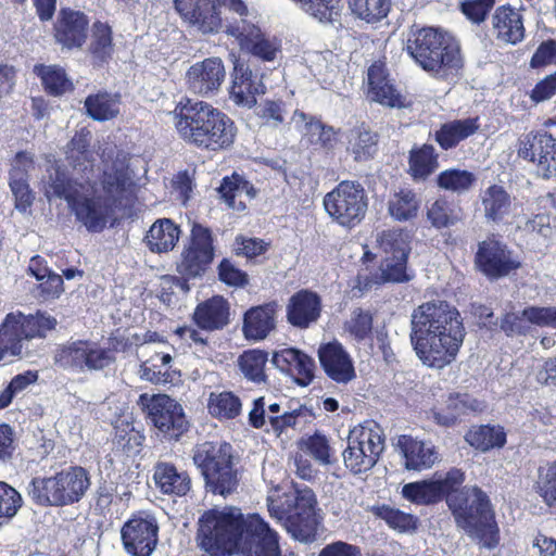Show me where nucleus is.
Returning <instances> with one entry per match:
<instances>
[{"label": "nucleus", "mask_w": 556, "mask_h": 556, "mask_svg": "<svg viewBox=\"0 0 556 556\" xmlns=\"http://www.w3.org/2000/svg\"><path fill=\"white\" fill-rule=\"evenodd\" d=\"M380 249L387 254L386 257L408 256L410 247L407 236L395 229L382 231L378 239Z\"/></svg>", "instance_id": "obj_54"}, {"label": "nucleus", "mask_w": 556, "mask_h": 556, "mask_svg": "<svg viewBox=\"0 0 556 556\" xmlns=\"http://www.w3.org/2000/svg\"><path fill=\"white\" fill-rule=\"evenodd\" d=\"M402 495L418 505H430L441 501L439 486L433 480L409 482L403 486Z\"/></svg>", "instance_id": "obj_48"}, {"label": "nucleus", "mask_w": 556, "mask_h": 556, "mask_svg": "<svg viewBox=\"0 0 556 556\" xmlns=\"http://www.w3.org/2000/svg\"><path fill=\"white\" fill-rule=\"evenodd\" d=\"M466 331L458 309L446 301H431L413 311L410 343L424 365L443 368L456 359Z\"/></svg>", "instance_id": "obj_3"}, {"label": "nucleus", "mask_w": 556, "mask_h": 556, "mask_svg": "<svg viewBox=\"0 0 556 556\" xmlns=\"http://www.w3.org/2000/svg\"><path fill=\"white\" fill-rule=\"evenodd\" d=\"M556 66V39L543 40L532 54L529 66L533 70Z\"/></svg>", "instance_id": "obj_64"}, {"label": "nucleus", "mask_w": 556, "mask_h": 556, "mask_svg": "<svg viewBox=\"0 0 556 556\" xmlns=\"http://www.w3.org/2000/svg\"><path fill=\"white\" fill-rule=\"evenodd\" d=\"M438 157L432 144L414 146L408 155V175L414 181H425L439 167Z\"/></svg>", "instance_id": "obj_36"}, {"label": "nucleus", "mask_w": 556, "mask_h": 556, "mask_svg": "<svg viewBox=\"0 0 556 556\" xmlns=\"http://www.w3.org/2000/svg\"><path fill=\"white\" fill-rule=\"evenodd\" d=\"M208 412L214 417L233 419L241 412L240 399L232 392L212 393L208 400Z\"/></svg>", "instance_id": "obj_50"}, {"label": "nucleus", "mask_w": 556, "mask_h": 556, "mask_svg": "<svg viewBox=\"0 0 556 556\" xmlns=\"http://www.w3.org/2000/svg\"><path fill=\"white\" fill-rule=\"evenodd\" d=\"M139 404L164 440L177 441L188 430L189 422L182 406L170 396L141 394Z\"/></svg>", "instance_id": "obj_13"}, {"label": "nucleus", "mask_w": 556, "mask_h": 556, "mask_svg": "<svg viewBox=\"0 0 556 556\" xmlns=\"http://www.w3.org/2000/svg\"><path fill=\"white\" fill-rule=\"evenodd\" d=\"M447 505L457 525L479 544L489 549L498 544V527L490 497L479 486H464L448 496Z\"/></svg>", "instance_id": "obj_6"}, {"label": "nucleus", "mask_w": 556, "mask_h": 556, "mask_svg": "<svg viewBox=\"0 0 556 556\" xmlns=\"http://www.w3.org/2000/svg\"><path fill=\"white\" fill-rule=\"evenodd\" d=\"M20 493L5 482H0V527L14 517L21 507Z\"/></svg>", "instance_id": "obj_58"}, {"label": "nucleus", "mask_w": 556, "mask_h": 556, "mask_svg": "<svg viewBox=\"0 0 556 556\" xmlns=\"http://www.w3.org/2000/svg\"><path fill=\"white\" fill-rule=\"evenodd\" d=\"M271 363L282 372L293 377L296 384L307 387L315 377V361L295 348H286L274 353Z\"/></svg>", "instance_id": "obj_23"}, {"label": "nucleus", "mask_w": 556, "mask_h": 556, "mask_svg": "<svg viewBox=\"0 0 556 556\" xmlns=\"http://www.w3.org/2000/svg\"><path fill=\"white\" fill-rule=\"evenodd\" d=\"M214 255L211 229L201 224H193L189 242L176 263V271L178 275L201 278L212 264Z\"/></svg>", "instance_id": "obj_14"}, {"label": "nucleus", "mask_w": 556, "mask_h": 556, "mask_svg": "<svg viewBox=\"0 0 556 556\" xmlns=\"http://www.w3.org/2000/svg\"><path fill=\"white\" fill-rule=\"evenodd\" d=\"M175 127L188 144L206 151L228 149L237 127L224 112L203 101L181 100L174 110Z\"/></svg>", "instance_id": "obj_4"}, {"label": "nucleus", "mask_w": 556, "mask_h": 556, "mask_svg": "<svg viewBox=\"0 0 556 556\" xmlns=\"http://www.w3.org/2000/svg\"><path fill=\"white\" fill-rule=\"evenodd\" d=\"M285 103L281 100H265L256 106V115L264 124L278 127L285 122Z\"/></svg>", "instance_id": "obj_62"}, {"label": "nucleus", "mask_w": 556, "mask_h": 556, "mask_svg": "<svg viewBox=\"0 0 556 556\" xmlns=\"http://www.w3.org/2000/svg\"><path fill=\"white\" fill-rule=\"evenodd\" d=\"M268 361V354L263 350L244 351L238 359V364L243 376L255 383H262L266 380L265 365Z\"/></svg>", "instance_id": "obj_46"}, {"label": "nucleus", "mask_w": 556, "mask_h": 556, "mask_svg": "<svg viewBox=\"0 0 556 556\" xmlns=\"http://www.w3.org/2000/svg\"><path fill=\"white\" fill-rule=\"evenodd\" d=\"M218 278L227 286L243 288L249 283V276L228 260L223 258L217 267Z\"/></svg>", "instance_id": "obj_63"}, {"label": "nucleus", "mask_w": 556, "mask_h": 556, "mask_svg": "<svg viewBox=\"0 0 556 556\" xmlns=\"http://www.w3.org/2000/svg\"><path fill=\"white\" fill-rule=\"evenodd\" d=\"M323 309L321 298L315 291L302 289L289 299L287 304V320L298 329H307L320 318Z\"/></svg>", "instance_id": "obj_21"}, {"label": "nucleus", "mask_w": 556, "mask_h": 556, "mask_svg": "<svg viewBox=\"0 0 556 556\" xmlns=\"http://www.w3.org/2000/svg\"><path fill=\"white\" fill-rule=\"evenodd\" d=\"M265 92V86L257 73L243 64H236L233 70L230 99L243 108L256 105V96Z\"/></svg>", "instance_id": "obj_25"}, {"label": "nucleus", "mask_w": 556, "mask_h": 556, "mask_svg": "<svg viewBox=\"0 0 556 556\" xmlns=\"http://www.w3.org/2000/svg\"><path fill=\"white\" fill-rule=\"evenodd\" d=\"M492 26L496 39L502 42L515 46L525 39L523 17L519 10L509 4L495 9L492 15Z\"/></svg>", "instance_id": "obj_28"}, {"label": "nucleus", "mask_w": 556, "mask_h": 556, "mask_svg": "<svg viewBox=\"0 0 556 556\" xmlns=\"http://www.w3.org/2000/svg\"><path fill=\"white\" fill-rule=\"evenodd\" d=\"M395 446L404 458V466L408 470L428 469L437 460L434 446L431 443L416 440L412 435H400Z\"/></svg>", "instance_id": "obj_29"}, {"label": "nucleus", "mask_w": 556, "mask_h": 556, "mask_svg": "<svg viewBox=\"0 0 556 556\" xmlns=\"http://www.w3.org/2000/svg\"><path fill=\"white\" fill-rule=\"evenodd\" d=\"M486 408L480 401L468 393H451L443 408L432 409L433 419L440 426L451 427L469 414L482 413Z\"/></svg>", "instance_id": "obj_26"}, {"label": "nucleus", "mask_w": 556, "mask_h": 556, "mask_svg": "<svg viewBox=\"0 0 556 556\" xmlns=\"http://www.w3.org/2000/svg\"><path fill=\"white\" fill-rule=\"evenodd\" d=\"M323 204L332 222L352 229L365 218L368 197L361 182L343 180L325 194Z\"/></svg>", "instance_id": "obj_11"}, {"label": "nucleus", "mask_w": 556, "mask_h": 556, "mask_svg": "<svg viewBox=\"0 0 556 556\" xmlns=\"http://www.w3.org/2000/svg\"><path fill=\"white\" fill-rule=\"evenodd\" d=\"M197 542L210 556H281L277 533L258 515L244 520L241 515L207 510L199 519Z\"/></svg>", "instance_id": "obj_2"}, {"label": "nucleus", "mask_w": 556, "mask_h": 556, "mask_svg": "<svg viewBox=\"0 0 556 556\" xmlns=\"http://www.w3.org/2000/svg\"><path fill=\"white\" fill-rule=\"evenodd\" d=\"M225 78V67L220 59L208 58L193 64L186 74L188 88L200 96H212Z\"/></svg>", "instance_id": "obj_20"}, {"label": "nucleus", "mask_w": 556, "mask_h": 556, "mask_svg": "<svg viewBox=\"0 0 556 556\" xmlns=\"http://www.w3.org/2000/svg\"><path fill=\"white\" fill-rule=\"evenodd\" d=\"M34 168V155L26 151L17 152L11 163L9 181L29 182V173Z\"/></svg>", "instance_id": "obj_61"}, {"label": "nucleus", "mask_w": 556, "mask_h": 556, "mask_svg": "<svg viewBox=\"0 0 556 556\" xmlns=\"http://www.w3.org/2000/svg\"><path fill=\"white\" fill-rule=\"evenodd\" d=\"M383 450L384 437L378 424L367 421L355 426L342 452L344 466L353 475L365 473L375 467Z\"/></svg>", "instance_id": "obj_10"}, {"label": "nucleus", "mask_w": 556, "mask_h": 556, "mask_svg": "<svg viewBox=\"0 0 556 556\" xmlns=\"http://www.w3.org/2000/svg\"><path fill=\"white\" fill-rule=\"evenodd\" d=\"M475 265L490 281H495L517 270L520 262L514 257L513 251L505 243L488 238L478 244Z\"/></svg>", "instance_id": "obj_16"}, {"label": "nucleus", "mask_w": 556, "mask_h": 556, "mask_svg": "<svg viewBox=\"0 0 556 556\" xmlns=\"http://www.w3.org/2000/svg\"><path fill=\"white\" fill-rule=\"evenodd\" d=\"M91 485L89 471L74 465L50 477H34L26 492L30 501L41 507H65L79 503Z\"/></svg>", "instance_id": "obj_7"}, {"label": "nucleus", "mask_w": 556, "mask_h": 556, "mask_svg": "<svg viewBox=\"0 0 556 556\" xmlns=\"http://www.w3.org/2000/svg\"><path fill=\"white\" fill-rule=\"evenodd\" d=\"M14 314H8L0 325V362L11 363L13 357H24V342L28 341L14 320Z\"/></svg>", "instance_id": "obj_37"}, {"label": "nucleus", "mask_w": 556, "mask_h": 556, "mask_svg": "<svg viewBox=\"0 0 556 556\" xmlns=\"http://www.w3.org/2000/svg\"><path fill=\"white\" fill-rule=\"evenodd\" d=\"M207 492L226 496L236 491L239 479L232 463V446L226 442H203L193 451Z\"/></svg>", "instance_id": "obj_9"}, {"label": "nucleus", "mask_w": 556, "mask_h": 556, "mask_svg": "<svg viewBox=\"0 0 556 556\" xmlns=\"http://www.w3.org/2000/svg\"><path fill=\"white\" fill-rule=\"evenodd\" d=\"M420 200L410 189H401L390 197L388 211L392 218L397 222H407L417 216Z\"/></svg>", "instance_id": "obj_42"}, {"label": "nucleus", "mask_w": 556, "mask_h": 556, "mask_svg": "<svg viewBox=\"0 0 556 556\" xmlns=\"http://www.w3.org/2000/svg\"><path fill=\"white\" fill-rule=\"evenodd\" d=\"M481 203L484 211V217L488 220L500 223L510 212L511 198L504 187L500 185H492L483 191L481 195Z\"/></svg>", "instance_id": "obj_39"}, {"label": "nucleus", "mask_w": 556, "mask_h": 556, "mask_svg": "<svg viewBox=\"0 0 556 556\" xmlns=\"http://www.w3.org/2000/svg\"><path fill=\"white\" fill-rule=\"evenodd\" d=\"M192 319L202 330H220L229 324V304L220 295H215L199 303Z\"/></svg>", "instance_id": "obj_31"}, {"label": "nucleus", "mask_w": 556, "mask_h": 556, "mask_svg": "<svg viewBox=\"0 0 556 556\" xmlns=\"http://www.w3.org/2000/svg\"><path fill=\"white\" fill-rule=\"evenodd\" d=\"M295 117L305 122L308 134L312 136L317 135L316 143H319L325 149H332L337 143V134L332 126L324 124L315 116L307 115L304 112H295Z\"/></svg>", "instance_id": "obj_53"}, {"label": "nucleus", "mask_w": 556, "mask_h": 556, "mask_svg": "<svg viewBox=\"0 0 556 556\" xmlns=\"http://www.w3.org/2000/svg\"><path fill=\"white\" fill-rule=\"evenodd\" d=\"M90 141L91 132L86 127L75 132L66 146L65 157L80 177L70 174L63 166H54L49 173L46 195L64 200L77 223L89 232H101L134 182L127 168L113 165L101 177L104 195L97 194L94 156Z\"/></svg>", "instance_id": "obj_1"}, {"label": "nucleus", "mask_w": 556, "mask_h": 556, "mask_svg": "<svg viewBox=\"0 0 556 556\" xmlns=\"http://www.w3.org/2000/svg\"><path fill=\"white\" fill-rule=\"evenodd\" d=\"M318 358L331 380L348 383L355 378L353 361L339 341L321 344L318 349Z\"/></svg>", "instance_id": "obj_22"}, {"label": "nucleus", "mask_w": 556, "mask_h": 556, "mask_svg": "<svg viewBox=\"0 0 556 556\" xmlns=\"http://www.w3.org/2000/svg\"><path fill=\"white\" fill-rule=\"evenodd\" d=\"M88 115L94 121H108L118 113L116 100L108 92L90 94L85 100Z\"/></svg>", "instance_id": "obj_49"}, {"label": "nucleus", "mask_w": 556, "mask_h": 556, "mask_svg": "<svg viewBox=\"0 0 556 556\" xmlns=\"http://www.w3.org/2000/svg\"><path fill=\"white\" fill-rule=\"evenodd\" d=\"M93 64L101 66L106 63L113 52L112 28L100 21L92 25L91 42L89 47Z\"/></svg>", "instance_id": "obj_41"}, {"label": "nucleus", "mask_w": 556, "mask_h": 556, "mask_svg": "<svg viewBox=\"0 0 556 556\" xmlns=\"http://www.w3.org/2000/svg\"><path fill=\"white\" fill-rule=\"evenodd\" d=\"M538 493L543 502L556 510V462L539 469Z\"/></svg>", "instance_id": "obj_55"}, {"label": "nucleus", "mask_w": 556, "mask_h": 556, "mask_svg": "<svg viewBox=\"0 0 556 556\" xmlns=\"http://www.w3.org/2000/svg\"><path fill=\"white\" fill-rule=\"evenodd\" d=\"M405 50L416 64L438 79L453 80L464 67L459 42L438 27H412Z\"/></svg>", "instance_id": "obj_5"}, {"label": "nucleus", "mask_w": 556, "mask_h": 556, "mask_svg": "<svg viewBox=\"0 0 556 556\" xmlns=\"http://www.w3.org/2000/svg\"><path fill=\"white\" fill-rule=\"evenodd\" d=\"M346 141V151L353 155L355 162L369 161L378 152L379 135L364 124L350 129Z\"/></svg>", "instance_id": "obj_34"}, {"label": "nucleus", "mask_w": 556, "mask_h": 556, "mask_svg": "<svg viewBox=\"0 0 556 556\" xmlns=\"http://www.w3.org/2000/svg\"><path fill=\"white\" fill-rule=\"evenodd\" d=\"M408 256L384 257L380 266V276L377 283L395 282L403 283L413 279L407 271Z\"/></svg>", "instance_id": "obj_51"}, {"label": "nucleus", "mask_w": 556, "mask_h": 556, "mask_svg": "<svg viewBox=\"0 0 556 556\" xmlns=\"http://www.w3.org/2000/svg\"><path fill=\"white\" fill-rule=\"evenodd\" d=\"M531 326L548 328L545 306L530 305L520 312L506 313L500 323L501 330L507 337H525L530 333Z\"/></svg>", "instance_id": "obj_27"}, {"label": "nucleus", "mask_w": 556, "mask_h": 556, "mask_svg": "<svg viewBox=\"0 0 556 556\" xmlns=\"http://www.w3.org/2000/svg\"><path fill=\"white\" fill-rule=\"evenodd\" d=\"M476 181L477 177L472 172L458 168L445 169L437 176L439 188L455 193L467 192Z\"/></svg>", "instance_id": "obj_47"}, {"label": "nucleus", "mask_w": 556, "mask_h": 556, "mask_svg": "<svg viewBox=\"0 0 556 556\" xmlns=\"http://www.w3.org/2000/svg\"><path fill=\"white\" fill-rule=\"evenodd\" d=\"M372 323V314L358 307L352 312L351 318L345 323V329L356 341L361 342L370 336Z\"/></svg>", "instance_id": "obj_56"}, {"label": "nucleus", "mask_w": 556, "mask_h": 556, "mask_svg": "<svg viewBox=\"0 0 556 556\" xmlns=\"http://www.w3.org/2000/svg\"><path fill=\"white\" fill-rule=\"evenodd\" d=\"M427 218L437 229L447 228L457 222L454 210L445 199L435 200L427 211Z\"/></svg>", "instance_id": "obj_57"}, {"label": "nucleus", "mask_w": 556, "mask_h": 556, "mask_svg": "<svg viewBox=\"0 0 556 556\" xmlns=\"http://www.w3.org/2000/svg\"><path fill=\"white\" fill-rule=\"evenodd\" d=\"M369 96L371 100L391 108L402 106L401 96L388 80L386 68L382 64H372L367 72Z\"/></svg>", "instance_id": "obj_35"}, {"label": "nucleus", "mask_w": 556, "mask_h": 556, "mask_svg": "<svg viewBox=\"0 0 556 556\" xmlns=\"http://www.w3.org/2000/svg\"><path fill=\"white\" fill-rule=\"evenodd\" d=\"M38 75L42 80L45 90L51 96H61L73 88L72 83L66 77L64 70L55 66L41 65Z\"/></svg>", "instance_id": "obj_52"}, {"label": "nucleus", "mask_w": 556, "mask_h": 556, "mask_svg": "<svg viewBox=\"0 0 556 556\" xmlns=\"http://www.w3.org/2000/svg\"><path fill=\"white\" fill-rule=\"evenodd\" d=\"M180 236L179 227L168 218L157 219L149 229L146 241L152 252L172 251Z\"/></svg>", "instance_id": "obj_38"}, {"label": "nucleus", "mask_w": 556, "mask_h": 556, "mask_svg": "<svg viewBox=\"0 0 556 556\" xmlns=\"http://www.w3.org/2000/svg\"><path fill=\"white\" fill-rule=\"evenodd\" d=\"M277 303L269 302L248 309L243 317L242 331L248 340H264L275 329Z\"/></svg>", "instance_id": "obj_32"}, {"label": "nucleus", "mask_w": 556, "mask_h": 556, "mask_svg": "<svg viewBox=\"0 0 556 556\" xmlns=\"http://www.w3.org/2000/svg\"><path fill=\"white\" fill-rule=\"evenodd\" d=\"M226 35L237 40L242 50L265 61L271 62L280 52V42L276 38H268L254 22H240L229 25Z\"/></svg>", "instance_id": "obj_19"}, {"label": "nucleus", "mask_w": 556, "mask_h": 556, "mask_svg": "<svg viewBox=\"0 0 556 556\" xmlns=\"http://www.w3.org/2000/svg\"><path fill=\"white\" fill-rule=\"evenodd\" d=\"M479 127V117L454 119L441 125L434 134V140L442 150H451L472 136Z\"/></svg>", "instance_id": "obj_33"}, {"label": "nucleus", "mask_w": 556, "mask_h": 556, "mask_svg": "<svg viewBox=\"0 0 556 556\" xmlns=\"http://www.w3.org/2000/svg\"><path fill=\"white\" fill-rule=\"evenodd\" d=\"M305 446L309 455L320 465H329L336 460L329 440L320 432H315L313 435L308 437Z\"/></svg>", "instance_id": "obj_59"}, {"label": "nucleus", "mask_w": 556, "mask_h": 556, "mask_svg": "<svg viewBox=\"0 0 556 556\" xmlns=\"http://www.w3.org/2000/svg\"><path fill=\"white\" fill-rule=\"evenodd\" d=\"M124 549L131 556H151L159 542V523L147 511L134 514L122 527Z\"/></svg>", "instance_id": "obj_15"}, {"label": "nucleus", "mask_w": 556, "mask_h": 556, "mask_svg": "<svg viewBox=\"0 0 556 556\" xmlns=\"http://www.w3.org/2000/svg\"><path fill=\"white\" fill-rule=\"evenodd\" d=\"M88 23L83 12L62 9L54 25L56 42L66 49L80 48L87 38Z\"/></svg>", "instance_id": "obj_24"}, {"label": "nucleus", "mask_w": 556, "mask_h": 556, "mask_svg": "<svg viewBox=\"0 0 556 556\" xmlns=\"http://www.w3.org/2000/svg\"><path fill=\"white\" fill-rule=\"evenodd\" d=\"M313 417V413L305 405H298L296 407L289 406V410L281 415L269 416L268 420L275 431L281 433L289 427L298 425L300 418Z\"/></svg>", "instance_id": "obj_60"}, {"label": "nucleus", "mask_w": 556, "mask_h": 556, "mask_svg": "<svg viewBox=\"0 0 556 556\" xmlns=\"http://www.w3.org/2000/svg\"><path fill=\"white\" fill-rule=\"evenodd\" d=\"M352 15L368 24H376L388 16L391 0H346Z\"/></svg>", "instance_id": "obj_44"}, {"label": "nucleus", "mask_w": 556, "mask_h": 556, "mask_svg": "<svg viewBox=\"0 0 556 556\" xmlns=\"http://www.w3.org/2000/svg\"><path fill=\"white\" fill-rule=\"evenodd\" d=\"M465 440L475 448L486 452L503 447L506 443V433L501 426L481 425L470 429Z\"/></svg>", "instance_id": "obj_40"}, {"label": "nucleus", "mask_w": 556, "mask_h": 556, "mask_svg": "<svg viewBox=\"0 0 556 556\" xmlns=\"http://www.w3.org/2000/svg\"><path fill=\"white\" fill-rule=\"evenodd\" d=\"M375 516L382 519L391 529L399 532H414L418 528L419 520L415 515L402 511L389 505L372 508Z\"/></svg>", "instance_id": "obj_45"}, {"label": "nucleus", "mask_w": 556, "mask_h": 556, "mask_svg": "<svg viewBox=\"0 0 556 556\" xmlns=\"http://www.w3.org/2000/svg\"><path fill=\"white\" fill-rule=\"evenodd\" d=\"M53 361L56 366L74 372L99 371L115 362V353L97 341L78 339L60 345Z\"/></svg>", "instance_id": "obj_12"}, {"label": "nucleus", "mask_w": 556, "mask_h": 556, "mask_svg": "<svg viewBox=\"0 0 556 556\" xmlns=\"http://www.w3.org/2000/svg\"><path fill=\"white\" fill-rule=\"evenodd\" d=\"M180 17L203 35L224 33V20L216 0H173Z\"/></svg>", "instance_id": "obj_18"}, {"label": "nucleus", "mask_w": 556, "mask_h": 556, "mask_svg": "<svg viewBox=\"0 0 556 556\" xmlns=\"http://www.w3.org/2000/svg\"><path fill=\"white\" fill-rule=\"evenodd\" d=\"M15 321L21 332L27 340L33 338H45L48 331L55 328L58 321L46 313L37 312L35 315L14 314Z\"/></svg>", "instance_id": "obj_43"}, {"label": "nucleus", "mask_w": 556, "mask_h": 556, "mask_svg": "<svg viewBox=\"0 0 556 556\" xmlns=\"http://www.w3.org/2000/svg\"><path fill=\"white\" fill-rule=\"evenodd\" d=\"M518 156L536 164L544 179L556 178V138L546 131L529 132L519 139Z\"/></svg>", "instance_id": "obj_17"}, {"label": "nucleus", "mask_w": 556, "mask_h": 556, "mask_svg": "<svg viewBox=\"0 0 556 556\" xmlns=\"http://www.w3.org/2000/svg\"><path fill=\"white\" fill-rule=\"evenodd\" d=\"M153 480L162 494L179 497L187 495L192 485L186 470H180L167 462H157L154 465Z\"/></svg>", "instance_id": "obj_30"}, {"label": "nucleus", "mask_w": 556, "mask_h": 556, "mask_svg": "<svg viewBox=\"0 0 556 556\" xmlns=\"http://www.w3.org/2000/svg\"><path fill=\"white\" fill-rule=\"evenodd\" d=\"M316 496L307 486L293 488L278 498L267 497L271 518L283 525L287 531L301 542L314 541L317 534Z\"/></svg>", "instance_id": "obj_8"}]
</instances>
